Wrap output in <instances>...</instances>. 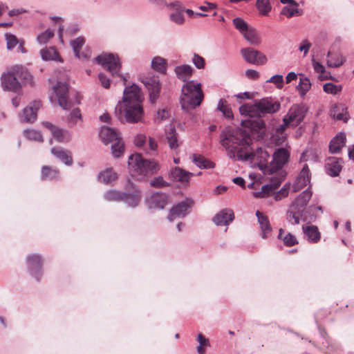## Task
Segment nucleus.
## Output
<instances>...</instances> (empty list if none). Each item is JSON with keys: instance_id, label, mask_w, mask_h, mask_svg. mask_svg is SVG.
<instances>
[{"instance_id": "obj_10", "label": "nucleus", "mask_w": 354, "mask_h": 354, "mask_svg": "<svg viewBox=\"0 0 354 354\" xmlns=\"http://www.w3.org/2000/svg\"><path fill=\"white\" fill-rule=\"evenodd\" d=\"M241 53L245 62L256 65H264L267 63L266 56L261 52L252 48H243Z\"/></svg>"}, {"instance_id": "obj_17", "label": "nucleus", "mask_w": 354, "mask_h": 354, "mask_svg": "<svg viewBox=\"0 0 354 354\" xmlns=\"http://www.w3.org/2000/svg\"><path fill=\"white\" fill-rule=\"evenodd\" d=\"M42 124L50 131L53 138L58 142H65L71 140V134L68 131L57 128L49 122H43Z\"/></svg>"}, {"instance_id": "obj_57", "label": "nucleus", "mask_w": 354, "mask_h": 354, "mask_svg": "<svg viewBox=\"0 0 354 354\" xmlns=\"http://www.w3.org/2000/svg\"><path fill=\"white\" fill-rule=\"evenodd\" d=\"M290 189L289 184H285L284 186L274 194V199L280 201L288 195V190Z\"/></svg>"}, {"instance_id": "obj_22", "label": "nucleus", "mask_w": 354, "mask_h": 354, "mask_svg": "<svg viewBox=\"0 0 354 354\" xmlns=\"http://www.w3.org/2000/svg\"><path fill=\"white\" fill-rule=\"evenodd\" d=\"M303 232L306 239L313 243H318L321 239V232L318 227L311 225L302 227Z\"/></svg>"}, {"instance_id": "obj_19", "label": "nucleus", "mask_w": 354, "mask_h": 354, "mask_svg": "<svg viewBox=\"0 0 354 354\" xmlns=\"http://www.w3.org/2000/svg\"><path fill=\"white\" fill-rule=\"evenodd\" d=\"M188 202L190 203L189 201H187L179 203L176 205L174 206L170 210L168 216L169 221L171 222L176 218L184 217L187 214V209L189 207Z\"/></svg>"}, {"instance_id": "obj_12", "label": "nucleus", "mask_w": 354, "mask_h": 354, "mask_svg": "<svg viewBox=\"0 0 354 354\" xmlns=\"http://www.w3.org/2000/svg\"><path fill=\"white\" fill-rule=\"evenodd\" d=\"M141 81L149 92L150 100L154 103L159 97L161 88L158 77L156 75L147 76L144 77Z\"/></svg>"}, {"instance_id": "obj_7", "label": "nucleus", "mask_w": 354, "mask_h": 354, "mask_svg": "<svg viewBox=\"0 0 354 354\" xmlns=\"http://www.w3.org/2000/svg\"><path fill=\"white\" fill-rule=\"evenodd\" d=\"M308 109L303 104H293L283 118V124L277 128V133H283L288 127H297L304 119Z\"/></svg>"}, {"instance_id": "obj_20", "label": "nucleus", "mask_w": 354, "mask_h": 354, "mask_svg": "<svg viewBox=\"0 0 354 354\" xmlns=\"http://www.w3.org/2000/svg\"><path fill=\"white\" fill-rule=\"evenodd\" d=\"M256 216L261 230V237L263 239L268 238L272 231L268 218L259 211L256 212Z\"/></svg>"}, {"instance_id": "obj_56", "label": "nucleus", "mask_w": 354, "mask_h": 354, "mask_svg": "<svg viewBox=\"0 0 354 354\" xmlns=\"http://www.w3.org/2000/svg\"><path fill=\"white\" fill-rule=\"evenodd\" d=\"M7 48L8 50H12L19 43L17 37L11 33H6L5 35Z\"/></svg>"}, {"instance_id": "obj_34", "label": "nucleus", "mask_w": 354, "mask_h": 354, "mask_svg": "<svg viewBox=\"0 0 354 354\" xmlns=\"http://www.w3.org/2000/svg\"><path fill=\"white\" fill-rule=\"evenodd\" d=\"M299 83L297 86L296 89L299 92L300 96L304 97L311 88V82L308 77L303 74H299Z\"/></svg>"}, {"instance_id": "obj_44", "label": "nucleus", "mask_w": 354, "mask_h": 354, "mask_svg": "<svg viewBox=\"0 0 354 354\" xmlns=\"http://www.w3.org/2000/svg\"><path fill=\"white\" fill-rule=\"evenodd\" d=\"M244 38L251 44H259L260 43V39L258 36L257 31L254 28H248L243 34Z\"/></svg>"}, {"instance_id": "obj_49", "label": "nucleus", "mask_w": 354, "mask_h": 354, "mask_svg": "<svg viewBox=\"0 0 354 354\" xmlns=\"http://www.w3.org/2000/svg\"><path fill=\"white\" fill-rule=\"evenodd\" d=\"M198 346H197V352L198 354H205V347L209 346V339L205 338L201 333H199L197 337Z\"/></svg>"}, {"instance_id": "obj_13", "label": "nucleus", "mask_w": 354, "mask_h": 354, "mask_svg": "<svg viewBox=\"0 0 354 354\" xmlns=\"http://www.w3.org/2000/svg\"><path fill=\"white\" fill-rule=\"evenodd\" d=\"M134 144L136 147L145 150L149 155H153L158 149V143L151 137H147L145 134H138L134 139Z\"/></svg>"}, {"instance_id": "obj_60", "label": "nucleus", "mask_w": 354, "mask_h": 354, "mask_svg": "<svg viewBox=\"0 0 354 354\" xmlns=\"http://www.w3.org/2000/svg\"><path fill=\"white\" fill-rule=\"evenodd\" d=\"M192 62L195 65V66L198 69H202L205 68V59L203 57L198 55V54L194 55L192 58Z\"/></svg>"}, {"instance_id": "obj_25", "label": "nucleus", "mask_w": 354, "mask_h": 354, "mask_svg": "<svg viewBox=\"0 0 354 354\" xmlns=\"http://www.w3.org/2000/svg\"><path fill=\"white\" fill-rule=\"evenodd\" d=\"M85 43V39L82 37H77L75 39L71 41V45L73 50L74 54L78 59H88L90 57L91 52L88 50L87 53L83 52L80 54V50Z\"/></svg>"}, {"instance_id": "obj_27", "label": "nucleus", "mask_w": 354, "mask_h": 354, "mask_svg": "<svg viewBox=\"0 0 354 354\" xmlns=\"http://www.w3.org/2000/svg\"><path fill=\"white\" fill-rule=\"evenodd\" d=\"M51 153L65 165H71L73 164L71 153L69 151L61 147H53L51 149Z\"/></svg>"}, {"instance_id": "obj_58", "label": "nucleus", "mask_w": 354, "mask_h": 354, "mask_svg": "<svg viewBox=\"0 0 354 354\" xmlns=\"http://www.w3.org/2000/svg\"><path fill=\"white\" fill-rule=\"evenodd\" d=\"M268 82L275 84L279 89H281L283 87V77L281 75H274Z\"/></svg>"}, {"instance_id": "obj_31", "label": "nucleus", "mask_w": 354, "mask_h": 354, "mask_svg": "<svg viewBox=\"0 0 354 354\" xmlns=\"http://www.w3.org/2000/svg\"><path fill=\"white\" fill-rule=\"evenodd\" d=\"M174 72L179 80L186 82L191 77L193 68L189 65L183 64L177 66L174 69Z\"/></svg>"}, {"instance_id": "obj_62", "label": "nucleus", "mask_w": 354, "mask_h": 354, "mask_svg": "<svg viewBox=\"0 0 354 354\" xmlns=\"http://www.w3.org/2000/svg\"><path fill=\"white\" fill-rule=\"evenodd\" d=\"M310 47L311 43L307 39H304L299 46V50L301 52H304V56H306L308 54Z\"/></svg>"}, {"instance_id": "obj_42", "label": "nucleus", "mask_w": 354, "mask_h": 354, "mask_svg": "<svg viewBox=\"0 0 354 354\" xmlns=\"http://www.w3.org/2000/svg\"><path fill=\"white\" fill-rule=\"evenodd\" d=\"M99 179L104 183H111L117 179V174L111 169H109L100 174Z\"/></svg>"}, {"instance_id": "obj_28", "label": "nucleus", "mask_w": 354, "mask_h": 354, "mask_svg": "<svg viewBox=\"0 0 354 354\" xmlns=\"http://www.w3.org/2000/svg\"><path fill=\"white\" fill-rule=\"evenodd\" d=\"M100 136L105 145L112 143L120 136L115 130L109 127H102L100 132Z\"/></svg>"}, {"instance_id": "obj_46", "label": "nucleus", "mask_w": 354, "mask_h": 354, "mask_svg": "<svg viewBox=\"0 0 354 354\" xmlns=\"http://www.w3.org/2000/svg\"><path fill=\"white\" fill-rule=\"evenodd\" d=\"M28 266L31 270H38L41 267V259L39 255L33 254L27 257Z\"/></svg>"}, {"instance_id": "obj_9", "label": "nucleus", "mask_w": 354, "mask_h": 354, "mask_svg": "<svg viewBox=\"0 0 354 354\" xmlns=\"http://www.w3.org/2000/svg\"><path fill=\"white\" fill-rule=\"evenodd\" d=\"M53 96L50 97L51 100L55 98L57 100L59 106L65 109L68 110L71 108L72 104L68 99V86L66 82H58L55 86H53Z\"/></svg>"}, {"instance_id": "obj_21", "label": "nucleus", "mask_w": 354, "mask_h": 354, "mask_svg": "<svg viewBox=\"0 0 354 354\" xmlns=\"http://www.w3.org/2000/svg\"><path fill=\"white\" fill-rule=\"evenodd\" d=\"M234 218L232 209H225L221 211L213 218V221L217 225H227Z\"/></svg>"}, {"instance_id": "obj_14", "label": "nucleus", "mask_w": 354, "mask_h": 354, "mask_svg": "<svg viewBox=\"0 0 354 354\" xmlns=\"http://www.w3.org/2000/svg\"><path fill=\"white\" fill-rule=\"evenodd\" d=\"M169 175L173 181L180 183L182 185L187 186L190 178L194 174L180 167H175L171 170Z\"/></svg>"}, {"instance_id": "obj_61", "label": "nucleus", "mask_w": 354, "mask_h": 354, "mask_svg": "<svg viewBox=\"0 0 354 354\" xmlns=\"http://www.w3.org/2000/svg\"><path fill=\"white\" fill-rule=\"evenodd\" d=\"M169 117V112L167 109H159L157 111V114L156 115L155 120L157 122H161L162 120H165Z\"/></svg>"}, {"instance_id": "obj_39", "label": "nucleus", "mask_w": 354, "mask_h": 354, "mask_svg": "<svg viewBox=\"0 0 354 354\" xmlns=\"http://www.w3.org/2000/svg\"><path fill=\"white\" fill-rule=\"evenodd\" d=\"M151 67L154 70L165 74L167 71V62L162 57H156L152 59Z\"/></svg>"}, {"instance_id": "obj_52", "label": "nucleus", "mask_w": 354, "mask_h": 354, "mask_svg": "<svg viewBox=\"0 0 354 354\" xmlns=\"http://www.w3.org/2000/svg\"><path fill=\"white\" fill-rule=\"evenodd\" d=\"M218 109L221 111L225 117L228 118H233L232 111L231 108L227 105L226 101L220 100L218 104Z\"/></svg>"}, {"instance_id": "obj_47", "label": "nucleus", "mask_w": 354, "mask_h": 354, "mask_svg": "<svg viewBox=\"0 0 354 354\" xmlns=\"http://www.w3.org/2000/svg\"><path fill=\"white\" fill-rule=\"evenodd\" d=\"M25 137L32 141L43 142V137L41 133L33 129H28L24 131Z\"/></svg>"}, {"instance_id": "obj_35", "label": "nucleus", "mask_w": 354, "mask_h": 354, "mask_svg": "<svg viewBox=\"0 0 354 354\" xmlns=\"http://www.w3.org/2000/svg\"><path fill=\"white\" fill-rule=\"evenodd\" d=\"M281 14L290 18L301 15V12L298 9L297 3L295 1H290V4L283 8Z\"/></svg>"}, {"instance_id": "obj_26", "label": "nucleus", "mask_w": 354, "mask_h": 354, "mask_svg": "<svg viewBox=\"0 0 354 354\" xmlns=\"http://www.w3.org/2000/svg\"><path fill=\"white\" fill-rule=\"evenodd\" d=\"M40 55L44 61L63 62V59L55 47H46L40 50Z\"/></svg>"}, {"instance_id": "obj_40", "label": "nucleus", "mask_w": 354, "mask_h": 354, "mask_svg": "<svg viewBox=\"0 0 354 354\" xmlns=\"http://www.w3.org/2000/svg\"><path fill=\"white\" fill-rule=\"evenodd\" d=\"M111 150L112 154L115 158H119L121 156L124 151V144L120 137L112 142Z\"/></svg>"}, {"instance_id": "obj_16", "label": "nucleus", "mask_w": 354, "mask_h": 354, "mask_svg": "<svg viewBox=\"0 0 354 354\" xmlns=\"http://www.w3.org/2000/svg\"><path fill=\"white\" fill-rule=\"evenodd\" d=\"M310 174L308 166L307 164H304L301 171L293 184V192H297L304 188L310 183Z\"/></svg>"}, {"instance_id": "obj_6", "label": "nucleus", "mask_w": 354, "mask_h": 354, "mask_svg": "<svg viewBox=\"0 0 354 354\" xmlns=\"http://www.w3.org/2000/svg\"><path fill=\"white\" fill-rule=\"evenodd\" d=\"M128 165L130 171L134 175L138 176L142 180L148 175L156 174L160 167L155 160H147L142 158L140 153L131 154L129 157Z\"/></svg>"}, {"instance_id": "obj_53", "label": "nucleus", "mask_w": 354, "mask_h": 354, "mask_svg": "<svg viewBox=\"0 0 354 354\" xmlns=\"http://www.w3.org/2000/svg\"><path fill=\"white\" fill-rule=\"evenodd\" d=\"M342 86L333 83H326L323 86V90L328 94L336 95L341 92Z\"/></svg>"}, {"instance_id": "obj_43", "label": "nucleus", "mask_w": 354, "mask_h": 354, "mask_svg": "<svg viewBox=\"0 0 354 354\" xmlns=\"http://www.w3.org/2000/svg\"><path fill=\"white\" fill-rule=\"evenodd\" d=\"M167 142L169 147L171 149H175L178 147V138L177 133L176 132V129L174 127L170 125L169 129V132L167 136Z\"/></svg>"}, {"instance_id": "obj_4", "label": "nucleus", "mask_w": 354, "mask_h": 354, "mask_svg": "<svg viewBox=\"0 0 354 354\" xmlns=\"http://www.w3.org/2000/svg\"><path fill=\"white\" fill-rule=\"evenodd\" d=\"M280 104L272 99L263 98L254 104H244L239 108L242 115L250 118H256L261 114L274 113L279 111Z\"/></svg>"}, {"instance_id": "obj_45", "label": "nucleus", "mask_w": 354, "mask_h": 354, "mask_svg": "<svg viewBox=\"0 0 354 354\" xmlns=\"http://www.w3.org/2000/svg\"><path fill=\"white\" fill-rule=\"evenodd\" d=\"M59 176V171L51 167L44 166L41 169V178L43 180H53Z\"/></svg>"}, {"instance_id": "obj_15", "label": "nucleus", "mask_w": 354, "mask_h": 354, "mask_svg": "<svg viewBox=\"0 0 354 354\" xmlns=\"http://www.w3.org/2000/svg\"><path fill=\"white\" fill-rule=\"evenodd\" d=\"M290 157L288 151L284 148H279L274 151L272 156V169H281L288 162Z\"/></svg>"}, {"instance_id": "obj_54", "label": "nucleus", "mask_w": 354, "mask_h": 354, "mask_svg": "<svg viewBox=\"0 0 354 354\" xmlns=\"http://www.w3.org/2000/svg\"><path fill=\"white\" fill-rule=\"evenodd\" d=\"M184 10L176 11L169 15V19L178 25H183L185 23Z\"/></svg>"}, {"instance_id": "obj_33", "label": "nucleus", "mask_w": 354, "mask_h": 354, "mask_svg": "<svg viewBox=\"0 0 354 354\" xmlns=\"http://www.w3.org/2000/svg\"><path fill=\"white\" fill-rule=\"evenodd\" d=\"M278 239L281 240L287 247L294 246L299 243L295 235L290 232H286L281 228L279 230Z\"/></svg>"}, {"instance_id": "obj_24", "label": "nucleus", "mask_w": 354, "mask_h": 354, "mask_svg": "<svg viewBox=\"0 0 354 354\" xmlns=\"http://www.w3.org/2000/svg\"><path fill=\"white\" fill-rule=\"evenodd\" d=\"M312 196V192L308 189L299 194V196L290 205L293 208H297L304 212L305 207Z\"/></svg>"}, {"instance_id": "obj_1", "label": "nucleus", "mask_w": 354, "mask_h": 354, "mask_svg": "<svg viewBox=\"0 0 354 354\" xmlns=\"http://www.w3.org/2000/svg\"><path fill=\"white\" fill-rule=\"evenodd\" d=\"M221 143L225 148L231 159L249 161L260 169L266 167L270 158L269 153L261 147L252 151L250 133L242 129H225L221 135Z\"/></svg>"}, {"instance_id": "obj_55", "label": "nucleus", "mask_w": 354, "mask_h": 354, "mask_svg": "<svg viewBox=\"0 0 354 354\" xmlns=\"http://www.w3.org/2000/svg\"><path fill=\"white\" fill-rule=\"evenodd\" d=\"M232 22L235 28L242 34L249 28L248 24L241 18H235Z\"/></svg>"}, {"instance_id": "obj_8", "label": "nucleus", "mask_w": 354, "mask_h": 354, "mask_svg": "<svg viewBox=\"0 0 354 354\" xmlns=\"http://www.w3.org/2000/svg\"><path fill=\"white\" fill-rule=\"evenodd\" d=\"M96 62L101 64L104 68L109 71L113 76H120L125 84L127 81V77L121 75L119 72L121 68V63L117 55L102 54L95 57Z\"/></svg>"}, {"instance_id": "obj_59", "label": "nucleus", "mask_w": 354, "mask_h": 354, "mask_svg": "<svg viewBox=\"0 0 354 354\" xmlns=\"http://www.w3.org/2000/svg\"><path fill=\"white\" fill-rule=\"evenodd\" d=\"M150 185L152 187H167L169 185V184L164 180L162 176H158L154 178L151 182Z\"/></svg>"}, {"instance_id": "obj_36", "label": "nucleus", "mask_w": 354, "mask_h": 354, "mask_svg": "<svg viewBox=\"0 0 354 354\" xmlns=\"http://www.w3.org/2000/svg\"><path fill=\"white\" fill-rule=\"evenodd\" d=\"M302 213V211H300L295 207L293 208L292 206L290 205L286 214L287 220L292 225L299 224Z\"/></svg>"}, {"instance_id": "obj_51", "label": "nucleus", "mask_w": 354, "mask_h": 354, "mask_svg": "<svg viewBox=\"0 0 354 354\" xmlns=\"http://www.w3.org/2000/svg\"><path fill=\"white\" fill-rule=\"evenodd\" d=\"M82 121V114L79 109H74L71 113L68 118V122L71 126H74Z\"/></svg>"}, {"instance_id": "obj_30", "label": "nucleus", "mask_w": 354, "mask_h": 354, "mask_svg": "<svg viewBox=\"0 0 354 354\" xmlns=\"http://www.w3.org/2000/svg\"><path fill=\"white\" fill-rule=\"evenodd\" d=\"M346 135L344 133H338L330 142L329 150L331 153H338L345 145Z\"/></svg>"}, {"instance_id": "obj_37", "label": "nucleus", "mask_w": 354, "mask_h": 354, "mask_svg": "<svg viewBox=\"0 0 354 354\" xmlns=\"http://www.w3.org/2000/svg\"><path fill=\"white\" fill-rule=\"evenodd\" d=\"M192 161L194 163L201 169H209L214 167V163L203 156L193 155Z\"/></svg>"}, {"instance_id": "obj_2", "label": "nucleus", "mask_w": 354, "mask_h": 354, "mask_svg": "<svg viewBox=\"0 0 354 354\" xmlns=\"http://www.w3.org/2000/svg\"><path fill=\"white\" fill-rule=\"evenodd\" d=\"M144 100L140 88L136 84L127 86L123 92L122 102H118L115 113L122 122L136 123L140 122L144 114L142 102Z\"/></svg>"}, {"instance_id": "obj_41", "label": "nucleus", "mask_w": 354, "mask_h": 354, "mask_svg": "<svg viewBox=\"0 0 354 354\" xmlns=\"http://www.w3.org/2000/svg\"><path fill=\"white\" fill-rule=\"evenodd\" d=\"M104 197L105 200L107 201H123L124 196V193L118 192L115 189H111L108 192H105L104 194Z\"/></svg>"}, {"instance_id": "obj_23", "label": "nucleus", "mask_w": 354, "mask_h": 354, "mask_svg": "<svg viewBox=\"0 0 354 354\" xmlns=\"http://www.w3.org/2000/svg\"><path fill=\"white\" fill-rule=\"evenodd\" d=\"M326 173L331 176H337L342 170L341 160L333 157L329 158L325 165Z\"/></svg>"}, {"instance_id": "obj_63", "label": "nucleus", "mask_w": 354, "mask_h": 354, "mask_svg": "<svg viewBox=\"0 0 354 354\" xmlns=\"http://www.w3.org/2000/svg\"><path fill=\"white\" fill-rule=\"evenodd\" d=\"M312 65L314 71L319 74H323L325 72L324 66L319 62L315 61L314 59H312Z\"/></svg>"}, {"instance_id": "obj_48", "label": "nucleus", "mask_w": 354, "mask_h": 354, "mask_svg": "<svg viewBox=\"0 0 354 354\" xmlns=\"http://www.w3.org/2000/svg\"><path fill=\"white\" fill-rule=\"evenodd\" d=\"M256 6L260 13L263 15H267L271 10L269 0H257Z\"/></svg>"}, {"instance_id": "obj_3", "label": "nucleus", "mask_w": 354, "mask_h": 354, "mask_svg": "<svg viewBox=\"0 0 354 354\" xmlns=\"http://www.w3.org/2000/svg\"><path fill=\"white\" fill-rule=\"evenodd\" d=\"M18 79L31 81L32 77L24 67L15 66L1 75V84L3 89L19 93L21 91V86Z\"/></svg>"}, {"instance_id": "obj_50", "label": "nucleus", "mask_w": 354, "mask_h": 354, "mask_svg": "<svg viewBox=\"0 0 354 354\" xmlns=\"http://www.w3.org/2000/svg\"><path fill=\"white\" fill-rule=\"evenodd\" d=\"M54 37V32L50 29L39 34L37 36V40L39 44H46L50 39Z\"/></svg>"}, {"instance_id": "obj_32", "label": "nucleus", "mask_w": 354, "mask_h": 354, "mask_svg": "<svg viewBox=\"0 0 354 354\" xmlns=\"http://www.w3.org/2000/svg\"><path fill=\"white\" fill-rule=\"evenodd\" d=\"M345 61L341 53L329 51L328 53L327 66L331 68H337L342 66Z\"/></svg>"}, {"instance_id": "obj_11", "label": "nucleus", "mask_w": 354, "mask_h": 354, "mask_svg": "<svg viewBox=\"0 0 354 354\" xmlns=\"http://www.w3.org/2000/svg\"><path fill=\"white\" fill-rule=\"evenodd\" d=\"M41 106V102L38 100L30 103L19 114L20 121L23 123H33L37 120V111Z\"/></svg>"}, {"instance_id": "obj_5", "label": "nucleus", "mask_w": 354, "mask_h": 354, "mask_svg": "<svg viewBox=\"0 0 354 354\" xmlns=\"http://www.w3.org/2000/svg\"><path fill=\"white\" fill-rule=\"evenodd\" d=\"M181 93L180 103L183 109H188L189 107L195 109L203 100L201 84L194 80L188 81L183 84Z\"/></svg>"}, {"instance_id": "obj_29", "label": "nucleus", "mask_w": 354, "mask_h": 354, "mask_svg": "<svg viewBox=\"0 0 354 354\" xmlns=\"http://www.w3.org/2000/svg\"><path fill=\"white\" fill-rule=\"evenodd\" d=\"M282 178H279L277 182L271 183L265 185H263L261 191L254 192V196L257 198H263L274 191H275L281 185Z\"/></svg>"}, {"instance_id": "obj_64", "label": "nucleus", "mask_w": 354, "mask_h": 354, "mask_svg": "<svg viewBox=\"0 0 354 354\" xmlns=\"http://www.w3.org/2000/svg\"><path fill=\"white\" fill-rule=\"evenodd\" d=\"M245 76L250 80H257L259 77V73L257 71L253 69H248L245 71Z\"/></svg>"}, {"instance_id": "obj_38", "label": "nucleus", "mask_w": 354, "mask_h": 354, "mask_svg": "<svg viewBox=\"0 0 354 354\" xmlns=\"http://www.w3.org/2000/svg\"><path fill=\"white\" fill-rule=\"evenodd\" d=\"M124 196L123 201L130 207H136L140 203L141 196L138 190H136L133 194L124 193Z\"/></svg>"}, {"instance_id": "obj_18", "label": "nucleus", "mask_w": 354, "mask_h": 354, "mask_svg": "<svg viewBox=\"0 0 354 354\" xmlns=\"http://www.w3.org/2000/svg\"><path fill=\"white\" fill-rule=\"evenodd\" d=\"M146 203L150 209H163L167 204V196L157 192L150 196Z\"/></svg>"}]
</instances>
